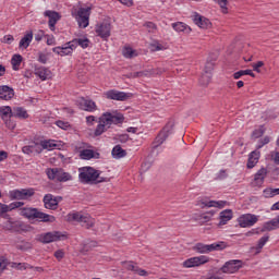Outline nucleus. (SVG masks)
Wrapping results in <instances>:
<instances>
[{"instance_id":"1","label":"nucleus","mask_w":279,"mask_h":279,"mask_svg":"<svg viewBox=\"0 0 279 279\" xmlns=\"http://www.w3.org/2000/svg\"><path fill=\"white\" fill-rule=\"evenodd\" d=\"M78 180L82 184H101V182H108V178L101 177V172L95 170L93 167L80 168Z\"/></svg>"},{"instance_id":"2","label":"nucleus","mask_w":279,"mask_h":279,"mask_svg":"<svg viewBox=\"0 0 279 279\" xmlns=\"http://www.w3.org/2000/svg\"><path fill=\"white\" fill-rule=\"evenodd\" d=\"M19 215L24 217L25 219H29V221H43L44 223H53L56 221V217L45 214L38 208L34 207H22L19 209Z\"/></svg>"},{"instance_id":"3","label":"nucleus","mask_w":279,"mask_h":279,"mask_svg":"<svg viewBox=\"0 0 279 279\" xmlns=\"http://www.w3.org/2000/svg\"><path fill=\"white\" fill-rule=\"evenodd\" d=\"M226 247H228L226 242H215L213 244L196 243L193 246V251L197 254H210V252H221Z\"/></svg>"},{"instance_id":"4","label":"nucleus","mask_w":279,"mask_h":279,"mask_svg":"<svg viewBox=\"0 0 279 279\" xmlns=\"http://www.w3.org/2000/svg\"><path fill=\"white\" fill-rule=\"evenodd\" d=\"M124 119L125 118L119 111H107L100 116L99 123H104V125L110 129V125L123 123Z\"/></svg>"},{"instance_id":"5","label":"nucleus","mask_w":279,"mask_h":279,"mask_svg":"<svg viewBox=\"0 0 279 279\" xmlns=\"http://www.w3.org/2000/svg\"><path fill=\"white\" fill-rule=\"evenodd\" d=\"M46 175L48 180H53L56 182H69L73 180L71 173L65 172L63 169L60 168H48L46 169Z\"/></svg>"},{"instance_id":"6","label":"nucleus","mask_w":279,"mask_h":279,"mask_svg":"<svg viewBox=\"0 0 279 279\" xmlns=\"http://www.w3.org/2000/svg\"><path fill=\"white\" fill-rule=\"evenodd\" d=\"M68 221H77L83 228H93V226H95V219L88 214H69Z\"/></svg>"},{"instance_id":"7","label":"nucleus","mask_w":279,"mask_h":279,"mask_svg":"<svg viewBox=\"0 0 279 279\" xmlns=\"http://www.w3.org/2000/svg\"><path fill=\"white\" fill-rule=\"evenodd\" d=\"M75 19L78 23V27L86 29L89 25L90 20V8H81L78 9L77 13L75 14Z\"/></svg>"},{"instance_id":"8","label":"nucleus","mask_w":279,"mask_h":279,"mask_svg":"<svg viewBox=\"0 0 279 279\" xmlns=\"http://www.w3.org/2000/svg\"><path fill=\"white\" fill-rule=\"evenodd\" d=\"M209 260L210 258L206 255L191 257L183 262L182 267H184L185 269L201 267V265H206V263H209Z\"/></svg>"},{"instance_id":"9","label":"nucleus","mask_w":279,"mask_h":279,"mask_svg":"<svg viewBox=\"0 0 279 279\" xmlns=\"http://www.w3.org/2000/svg\"><path fill=\"white\" fill-rule=\"evenodd\" d=\"M174 125L175 123L173 122H168L166 124V126L162 129V131L157 135L155 140V147H160V145H162V143H165L167 138H169V135L173 134Z\"/></svg>"},{"instance_id":"10","label":"nucleus","mask_w":279,"mask_h":279,"mask_svg":"<svg viewBox=\"0 0 279 279\" xmlns=\"http://www.w3.org/2000/svg\"><path fill=\"white\" fill-rule=\"evenodd\" d=\"M239 269H243V260L231 259L225 263V265L220 268V271L222 274H236Z\"/></svg>"},{"instance_id":"11","label":"nucleus","mask_w":279,"mask_h":279,"mask_svg":"<svg viewBox=\"0 0 279 279\" xmlns=\"http://www.w3.org/2000/svg\"><path fill=\"white\" fill-rule=\"evenodd\" d=\"M66 233L60 231H51L40 235L41 243H56L57 241H65Z\"/></svg>"},{"instance_id":"12","label":"nucleus","mask_w":279,"mask_h":279,"mask_svg":"<svg viewBox=\"0 0 279 279\" xmlns=\"http://www.w3.org/2000/svg\"><path fill=\"white\" fill-rule=\"evenodd\" d=\"M104 96L106 99H111L113 101H128L130 97H132V94H128L125 92H120L117 89L107 90Z\"/></svg>"},{"instance_id":"13","label":"nucleus","mask_w":279,"mask_h":279,"mask_svg":"<svg viewBox=\"0 0 279 279\" xmlns=\"http://www.w3.org/2000/svg\"><path fill=\"white\" fill-rule=\"evenodd\" d=\"M240 228H252V226L258 223V216L254 214H245L238 218Z\"/></svg>"},{"instance_id":"14","label":"nucleus","mask_w":279,"mask_h":279,"mask_svg":"<svg viewBox=\"0 0 279 279\" xmlns=\"http://www.w3.org/2000/svg\"><path fill=\"white\" fill-rule=\"evenodd\" d=\"M34 193V189L13 190L9 193V197L10 199H29Z\"/></svg>"},{"instance_id":"15","label":"nucleus","mask_w":279,"mask_h":279,"mask_svg":"<svg viewBox=\"0 0 279 279\" xmlns=\"http://www.w3.org/2000/svg\"><path fill=\"white\" fill-rule=\"evenodd\" d=\"M213 62H207L204 68V72L201 75L199 84L202 86H208L210 84V80H213V69H214Z\"/></svg>"},{"instance_id":"16","label":"nucleus","mask_w":279,"mask_h":279,"mask_svg":"<svg viewBox=\"0 0 279 279\" xmlns=\"http://www.w3.org/2000/svg\"><path fill=\"white\" fill-rule=\"evenodd\" d=\"M44 16H47V19H49L48 27H49L50 32H56V25L58 24V21H60V19H62L60 13H58L56 11L47 10V11H45Z\"/></svg>"},{"instance_id":"17","label":"nucleus","mask_w":279,"mask_h":279,"mask_svg":"<svg viewBox=\"0 0 279 279\" xmlns=\"http://www.w3.org/2000/svg\"><path fill=\"white\" fill-rule=\"evenodd\" d=\"M112 29V26L108 22H102L98 25H96L95 32L97 36L100 38H104L105 40L110 38V32Z\"/></svg>"},{"instance_id":"18","label":"nucleus","mask_w":279,"mask_h":279,"mask_svg":"<svg viewBox=\"0 0 279 279\" xmlns=\"http://www.w3.org/2000/svg\"><path fill=\"white\" fill-rule=\"evenodd\" d=\"M76 106L80 108V110H85V112H95V110H97V104L86 98H78Z\"/></svg>"},{"instance_id":"19","label":"nucleus","mask_w":279,"mask_h":279,"mask_svg":"<svg viewBox=\"0 0 279 279\" xmlns=\"http://www.w3.org/2000/svg\"><path fill=\"white\" fill-rule=\"evenodd\" d=\"M0 114L2 119L5 121V124L8 125L9 130H14L16 128V124L8 122V119H11V117H14V109L10 106H2L0 107Z\"/></svg>"},{"instance_id":"20","label":"nucleus","mask_w":279,"mask_h":279,"mask_svg":"<svg viewBox=\"0 0 279 279\" xmlns=\"http://www.w3.org/2000/svg\"><path fill=\"white\" fill-rule=\"evenodd\" d=\"M53 53H57V56H71L73 51H75V48L73 46L72 41L66 43L62 47H54L52 48Z\"/></svg>"},{"instance_id":"21","label":"nucleus","mask_w":279,"mask_h":279,"mask_svg":"<svg viewBox=\"0 0 279 279\" xmlns=\"http://www.w3.org/2000/svg\"><path fill=\"white\" fill-rule=\"evenodd\" d=\"M193 22L195 23V25L201 27V29H210V27H213V23H210V20L197 13L194 15Z\"/></svg>"},{"instance_id":"22","label":"nucleus","mask_w":279,"mask_h":279,"mask_svg":"<svg viewBox=\"0 0 279 279\" xmlns=\"http://www.w3.org/2000/svg\"><path fill=\"white\" fill-rule=\"evenodd\" d=\"M22 206H25V203L13 202L9 205L0 203V217H2V215H5V213H12V210H16V208H21Z\"/></svg>"},{"instance_id":"23","label":"nucleus","mask_w":279,"mask_h":279,"mask_svg":"<svg viewBox=\"0 0 279 279\" xmlns=\"http://www.w3.org/2000/svg\"><path fill=\"white\" fill-rule=\"evenodd\" d=\"M199 208H223L226 206V202L223 201H199L197 203Z\"/></svg>"},{"instance_id":"24","label":"nucleus","mask_w":279,"mask_h":279,"mask_svg":"<svg viewBox=\"0 0 279 279\" xmlns=\"http://www.w3.org/2000/svg\"><path fill=\"white\" fill-rule=\"evenodd\" d=\"M14 97V89L8 85L0 86V99L10 101Z\"/></svg>"},{"instance_id":"25","label":"nucleus","mask_w":279,"mask_h":279,"mask_svg":"<svg viewBox=\"0 0 279 279\" xmlns=\"http://www.w3.org/2000/svg\"><path fill=\"white\" fill-rule=\"evenodd\" d=\"M23 154H41L43 153V146L40 143H33L28 146H24L22 148Z\"/></svg>"},{"instance_id":"26","label":"nucleus","mask_w":279,"mask_h":279,"mask_svg":"<svg viewBox=\"0 0 279 279\" xmlns=\"http://www.w3.org/2000/svg\"><path fill=\"white\" fill-rule=\"evenodd\" d=\"M35 75H37V77L41 78L43 82H45L47 80H51V71L45 66L35 69Z\"/></svg>"},{"instance_id":"27","label":"nucleus","mask_w":279,"mask_h":279,"mask_svg":"<svg viewBox=\"0 0 279 279\" xmlns=\"http://www.w3.org/2000/svg\"><path fill=\"white\" fill-rule=\"evenodd\" d=\"M258 160H260V153L259 151H252L248 156V161H247V169H254L256 165H258Z\"/></svg>"},{"instance_id":"28","label":"nucleus","mask_w":279,"mask_h":279,"mask_svg":"<svg viewBox=\"0 0 279 279\" xmlns=\"http://www.w3.org/2000/svg\"><path fill=\"white\" fill-rule=\"evenodd\" d=\"M265 178H267V169L262 168L256 172L254 177L255 186H263Z\"/></svg>"},{"instance_id":"29","label":"nucleus","mask_w":279,"mask_h":279,"mask_svg":"<svg viewBox=\"0 0 279 279\" xmlns=\"http://www.w3.org/2000/svg\"><path fill=\"white\" fill-rule=\"evenodd\" d=\"M44 204L45 208H48L49 210H56V208H58V201H56L51 194H47L44 197Z\"/></svg>"},{"instance_id":"30","label":"nucleus","mask_w":279,"mask_h":279,"mask_svg":"<svg viewBox=\"0 0 279 279\" xmlns=\"http://www.w3.org/2000/svg\"><path fill=\"white\" fill-rule=\"evenodd\" d=\"M74 49H77V47H82V49H88L89 45H90V40L86 37L83 38H75L73 40H71Z\"/></svg>"},{"instance_id":"31","label":"nucleus","mask_w":279,"mask_h":279,"mask_svg":"<svg viewBox=\"0 0 279 279\" xmlns=\"http://www.w3.org/2000/svg\"><path fill=\"white\" fill-rule=\"evenodd\" d=\"M278 228H279V220L277 217L268 222H265L263 226L262 232H271V230H278Z\"/></svg>"},{"instance_id":"32","label":"nucleus","mask_w":279,"mask_h":279,"mask_svg":"<svg viewBox=\"0 0 279 279\" xmlns=\"http://www.w3.org/2000/svg\"><path fill=\"white\" fill-rule=\"evenodd\" d=\"M34 40V33L28 32L21 40H20V49H27L29 45Z\"/></svg>"},{"instance_id":"33","label":"nucleus","mask_w":279,"mask_h":279,"mask_svg":"<svg viewBox=\"0 0 279 279\" xmlns=\"http://www.w3.org/2000/svg\"><path fill=\"white\" fill-rule=\"evenodd\" d=\"M13 117L16 119H28L29 114L27 113V110L23 107H14L13 108Z\"/></svg>"},{"instance_id":"34","label":"nucleus","mask_w":279,"mask_h":279,"mask_svg":"<svg viewBox=\"0 0 279 279\" xmlns=\"http://www.w3.org/2000/svg\"><path fill=\"white\" fill-rule=\"evenodd\" d=\"M230 219H232V210L230 209H226L220 213V221L218 226H226V223H228V221H230Z\"/></svg>"},{"instance_id":"35","label":"nucleus","mask_w":279,"mask_h":279,"mask_svg":"<svg viewBox=\"0 0 279 279\" xmlns=\"http://www.w3.org/2000/svg\"><path fill=\"white\" fill-rule=\"evenodd\" d=\"M172 27L175 32H183L185 34H191V27H189V25H186L182 22L173 23Z\"/></svg>"},{"instance_id":"36","label":"nucleus","mask_w":279,"mask_h":279,"mask_svg":"<svg viewBox=\"0 0 279 279\" xmlns=\"http://www.w3.org/2000/svg\"><path fill=\"white\" fill-rule=\"evenodd\" d=\"M11 268L16 269L17 271H25V269H34V266L27 264V263H11Z\"/></svg>"},{"instance_id":"37","label":"nucleus","mask_w":279,"mask_h":279,"mask_svg":"<svg viewBox=\"0 0 279 279\" xmlns=\"http://www.w3.org/2000/svg\"><path fill=\"white\" fill-rule=\"evenodd\" d=\"M39 145L41 146V151L43 149H47L48 151H51L52 149L58 147V144H56V141L53 140L41 141Z\"/></svg>"},{"instance_id":"38","label":"nucleus","mask_w":279,"mask_h":279,"mask_svg":"<svg viewBox=\"0 0 279 279\" xmlns=\"http://www.w3.org/2000/svg\"><path fill=\"white\" fill-rule=\"evenodd\" d=\"M113 158H125V156H128V153L125 151V149L121 148V146L117 145L113 147L112 151H111Z\"/></svg>"},{"instance_id":"39","label":"nucleus","mask_w":279,"mask_h":279,"mask_svg":"<svg viewBox=\"0 0 279 279\" xmlns=\"http://www.w3.org/2000/svg\"><path fill=\"white\" fill-rule=\"evenodd\" d=\"M122 56L129 59L136 58V56H138V51L132 47H124L122 50Z\"/></svg>"},{"instance_id":"40","label":"nucleus","mask_w":279,"mask_h":279,"mask_svg":"<svg viewBox=\"0 0 279 279\" xmlns=\"http://www.w3.org/2000/svg\"><path fill=\"white\" fill-rule=\"evenodd\" d=\"M21 62H23V57L21 54H14L11 59V64L13 71H19L21 68Z\"/></svg>"},{"instance_id":"41","label":"nucleus","mask_w":279,"mask_h":279,"mask_svg":"<svg viewBox=\"0 0 279 279\" xmlns=\"http://www.w3.org/2000/svg\"><path fill=\"white\" fill-rule=\"evenodd\" d=\"M80 157L82 160H90L92 158H97L93 149H83L80 151Z\"/></svg>"},{"instance_id":"42","label":"nucleus","mask_w":279,"mask_h":279,"mask_svg":"<svg viewBox=\"0 0 279 279\" xmlns=\"http://www.w3.org/2000/svg\"><path fill=\"white\" fill-rule=\"evenodd\" d=\"M32 247H34V244H32V242H20L16 245V250H20V252H29V250H32Z\"/></svg>"},{"instance_id":"43","label":"nucleus","mask_w":279,"mask_h":279,"mask_svg":"<svg viewBox=\"0 0 279 279\" xmlns=\"http://www.w3.org/2000/svg\"><path fill=\"white\" fill-rule=\"evenodd\" d=\"M267 241H269V235H264L263 238L259 239V241L257 242V246L254 248L256 250V254H260V250H263V247H265V245L267 244Z\"/></svg>"},{"instance_id":"44","label":"nucleus","mask_w":279,"mask_h":279,"mask_svg":"<svg viewBox=\"0 0 279 279\" xmlns=\"http://www.w3.org/2000/svg\"><path fill=\"white\" fill-rule=\"evenodd\" d=\"M214 216H215V211L210 210L208 213L201 215L199 221H202V223H208V221H210V219H213Z\"/></svg>"},{"instance_id":"45","label":"nucleus","mask_w":279,"mask_h":279,"mask_svg":"<svg viewBox=\"0 0 279 279\" xmlns=\"http://www.w3.org/2000/svg\"><path fill=\"white\" fill-rule=\"evenodd\" d=\"M106 130H109L108 126L104 124V122H99L95 130V136H101V134L106 132Z\"/></svg>"},{"instance_id":"46","label":"nucleus","mask_w":279,"mask_h":279,"mask_svg":"<svg viewBox=\"0 0 279 279\" xmlns=\"http://www.w3.org/2000/svg\"><path fill=\"white\" fill-rule=\"evenodd\" d=\"M8 269V259L3 256H0V278L3 276V271Z\"/></svg>"},{"instance_id":"47","label":"nucleus","mask_w":279,"mask_h":279,"mask_svg":"<svg viewBox=\"0 0 279 279\" xmlns=\"http://www.w3.org/2000/svg\"><path fill=\"white\" fill-rule=\"evenodd\" d=\"M163 49H167V48L158 41L150 44V51H163Z\"/></svg>"},{"instance_id":"48","label":"nucleus","mask_w":279,"mask_h":279,"mask_svg":"<svg viewBox=\"0 0 279 279\" xmlns=\"http://www.w3.org/2000/svg\"><path fill=\"white\" fill-rule=\"evenodd\" d=\"M124 269H128L129 271H134L136 272V269L138 266L134 265V263L132 262H123L122 263Z\"/></svg>"},{"instance_id":"49","label":"nucleus","mask_w":279,"mask_h":279,"mask_svg":"<svg viewBox=\"0 0 279 279\" xmlns=\"http://www.w3.org/2000/svg\"><path fill=\"white\" fill-rule=\"evenodd\" d=\"M218 5L221 8L222 14H228V0H218Z\"/></svg>"},{"instance_id":"50","label":"nucleus","mask_w":279,"mask_h":279,"mask_svg":"<svg viewBox=\"0 0 279 279\" xmlns=\"http://www.w3.org/2000/svg\"><path fill=\"white\" fill-rule=\"evenodd\" d=\"M263 195H264V197H266V198L275 197V195H274V189L268 187V189L264 190V191H263Z\"/></svg>"},{"instance_id":"51","label":"nucleus","mask_w":279,"mask_h":279,"mask_svg":"<svg viewBox=\"0 0 279 279\" xmlns=\"http://www.w3.org/2000/svg\"><path fill=\"white\" fill-rule=\"evenodd\" d=\"M43 38H45V31H38L35 34V40L36 43H40V40H43Z\"/></svg>"},{"instance_id":"52","label":"nucleus","mask_w":279,"mask_h":279,"mask_svg":"<svg viewBox=\"0 0 279 279\" xmlns=\"http://www.w3.org/2000/svg\"><path fill=\"white\" fill-rule=\"evenodd\" d=\"M145 75H149V72H133L129 75V77H143Z\"/></svg>"},{"instance_id":"53","label":"nucleus","mask_w":279,"mask_h":279,"mask_svg":"<svg viewBox=\"0 0 279 279\" xmlns=\"http://www.w3.org/2000/svg\"><path fill=\"white\" fill-rule=\"evenodd\" d=\"M54 258H57V260H62V258H64V250H58L54 252Z\"/></svg>"},{"instance_id":"54","label":"nucleus","mask_w":279,"mask_h":279,"mask_svg":"<svg viewBox=\"0 0 279 279\" xmlns=\"http://www.w3.org/2000/svg\"><path fill=\"white\" fill-rule=\"evenodd\" d=\"M4 230H14V222L12 220H7L3 225Z\"/></svg>"},{"instance_id":"55","label":"nucleus","mask_w":279,"mask_h":279,"mask_svg":"<svg viewBox=\"0 0 279 279\" xmlns=\"http://www.w3.org/2000/svg\"><path fill=\"white\" fill-rule=\"evenodd\" d=\"M260 66H265V63L263 61H258L257 63H254L253 71H256V73H260Z\"/></svg>"},{"instance_id":"56","label":"nucleus","mask_w":279,"mask_h":279,"mask_svg":"<svg viewBox=\"0 0 279 279\" xmlns=\"http://www.w3.org/2000/svg\"><path fill=\"white\" fill-rule=\"evenodd\" d=\"M48 60H49V59L47 58V54H45V53H43V52L39 53L38 62H40L41 64H47V61H48Z\"/></svg>"},{"instance_id":"57","label":"nucleus","mask_w":279,"mask_h":279,"mask_svg":"<svg viewBox=\"0 0 279 279\" xmlns=\"http://www.w3.org/2000/svg\"><path fill=\"white\" fill-rule=\"evenodd\" d=\"M122 5H126L128 8H132L134 5V0H118Z\"/></svg>"},{"instance_id":"58","label":"nucleus","mask_w":279,"mask_h":279,"mask_svg":"<svg viewBox=\"0 0 279 279\" xmlns=\"http://www.w3.org/2000/svg\"><path fill=\"white\" fill-rule=\"evenodd\" d=\"M58 128H61V130H66L69 128V122L64 121H57Z\"/></svg>"},{"instance_id":"59","label":"nucleus","mask_w":279,"mask_h":279,"mask_svg":"<svg viewBox=\"0 0 279 279\" xmlns=\"http://www.w3.org/2000/svg\"><path fill=\"white\" fill-rule=\"evenodd\" d=\"M14 41V37L12 35H7L3 37V43H7L8 45H12Z\"/></svg>"},{"instance_id":"60","label":"nucleus","mask_w":279,"mask_h":279,"mask_svg":"<svg viewBox=\"0 0 279 279\" xmlns=\"http://www.w3.org/2000/svg\"><path fill=\"white\" fill-rule=\"evenodd\" d=\"M47 37V45L51 46V45H56V37L51 36V35H46Z\"/></svg>"},{"instance_id":"61","label":"nucleus","mask_w":279,"mask_h":279,"mask_svg":"<svg viewBox=\"0 0 279 279\" xmlns=\"http://www.w3.org/2000/svg\"><path fill=\"white\" fill-rule=\"evenodd\" d=\"M3 160H8V151L0 150V162H3Z\"/></svg>"},{"instance_id":"62","label":"nucleus","mask_w":279,"mask_h":279,"mask_svg":"<svg viewBox=\"0 0 279 279\" xmlns=\"http://www.w3.org/2000/svg\"><path fill=\"white\" fill-rule=\"evenodd\" d=\"M267 144H269V137L266 136L260 141V144L257 146V149H260V147Z\"/></svg>"},{"instance_id":"63","label":"nucleus","mask_w":279,"mask_h":279,"mask_svg":"<svg viewBox=\"0 0 279 279\" xmlns=\"http://www.w3.org/2000/svg\"><path fill=\"white\" fill-rule=\"evenodd\" d=\"M86 123H87V125H93V123H95V117L94 116H88L86 118Z\"/></svg>"},{"instance_id":"64","label":"nucleus","mask_w":279,"mask_h":279,"mask_svg":"<svg viewBox=\"0 0 279 279\" xmlns=\"http://www.w3.org/2000/svg\"><path fill=\"white\" fill-rule=\"evenodd\" d=\"M272 158H274L275 165H279V153H278V151H276V153L272 155Z\"/></svg>"}]
</instances>
